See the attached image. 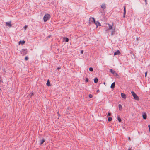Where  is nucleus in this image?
<instances>
[{
    "instance_id": "1",
    "label": "nucleus",
    "mask_w": 150,
    "mask_h": 150,
    "mask_svg": "<svg viewBox=\"0 0 150 150\" xmlns=\"http://www.w3.org/2000/svg\"><path fill=\"white\" fill-rule=\"evenodd\" d=\"M50 14H45L43 18L44 21L45 22L47 21L48 19H49V18H50Z\"/></svg>"
},
{
    "instance_id": "2",
    "label": "nucleus",
    "mask_w": 150,
    "mask_h": 150,
    "mask_svg": "<svg viewBox=\"0 0 150 150\" xmlns=\"http://www.w3.org/2000/svg\"><path fill=\"white\" fill-rule=\"evenodd\" d=\"M131 93L135 99L136 100H139V97L134 91H131Z\"/></svg>"
},
{
    "instance_id": "3",
    "label": "nucleus",
    "mask_w": 150,
    "mask_h": 150,
    "mask_svg": "<svg viewBox=\"0 0 150 150\" xmlns=\"http://www.w3.org/2000/svg\"><path fill=\"white\" fill-rule=\"evenodd\" d=\"M20 52L23 55H25L28 53V50L27 49H23L20 51Z\"/></svg>"
},
{
    "instance_id": "4",
    "label": "nucleus",
    "mask_w": 150,
    "mask_h": 150,
    "mask_svg": "<svg viewBox=\"0 0 150 150\" xmlns=\"http://www.w3.org/2000/svg\"><path fill=\"white\" fill-rule=\"evenodd\" d=\"M108 25L109 26V28H108L107 30H108L109 29V30H112V33L111 35H112L115 34V29H113L112 28V26L110 25V24H108Z\"/></svg>"
},
{
    "instance_id": "5",
    "label": "nucleus",
    "mask_w": 150,
    "mask_h": 150,
    "mask_svg": "<svg viewBox=\"0 0 150 150\" xmlns=\"http://www.w3.org/2000/svg\"><path fill=\"white\" fill-rule=\"evenodd\" d=\"M90 21L91 22H92L94 24L96 22L95 19L93 17H91L90 18Z\"/></svg>"
},
{
    "instance_id": "6",
    "label": "nucleus",
    "mask_w": 150,
    "mask_h": 150,
    "mask_svg": "<svg viewBox=\"0 0 150 150\" xmlns=\"http://www.w3.org/2000/svg\"><path fill=\"white\" fill-rule=\"evenodd\" d=\"M97 28L98 26H100L101 25L100 23L98 21H96V22L94 23Z\"/></svg>"
},
{
    "instance_id": "7",
    "label": "nucleus",
    "mask_w": 150,
    "mask_h": 150,
    "mask_svg": "<svg viewBox=\"0 0 150 150\" xmlns=\"http://www.w3.org/2000/svg\"><path fill=\"white\" fill-rule=\"evenodd\" d=\"M120 54V52L119 50H117L114 52V55H119Z\"/></svg>"
},
{
    "instance_id": "8",
    "label": "nucleus",
    "mask_w": 150,
    "mask_h": 150,
    "mask_svg": "<svg viewBox=\"0 0 150 150\" xmlns=\"http://www.w3.org/2000/svg\"><path fill=\"white\" fill-rule=\"evenodd\" d=\"M11 22L10 21L9 22H6V26H8L9 27H11L12 26V25L11 23Z\"/></svg>"
},
{
    "instance_id": "9",
    "label": "nucleus",
    "mask_w": 150,
    "mask_h": 150,
    "mask_svg": "<svg viewBox=\"0 0 150 150\" xmlns=\"http://www.w3.org/2000/svg\"><path fill=\"white\" fill-rule=\"evenodd\" d=\"M121 96L124 99H126V96L125 94L122 93H121Z\"/></svg>"
},
{
    "instance_id": "10",
    "label": "nucleus",
    "mask_w": 150,
    "mask_h": 150,
    "mask_svg": "<svg viewBox=\"0 0 150 150\" xmlns=\"http://www.w3.org/2000/svg\"><path fill=\"white\" fill-rule=\"evenodd\" d=\"M101 7L103 10L105 9L106 8L105 4V3L101 5Z\"/></svg>"
},
{
    "instance_id": "11",
    "label": "nucleus",
    "mask_w": 150,
    "mask_h": 150,
    "mask_svg": "<svg viewBox=\"0 0 150 150\" xmlns=\"http://www.w3.org/2000/svg\"><path fill=\"white\" fill-rule=\"evenodd\" d=\"M115 82H113L111 85L110 88L112 89H113L115 88Z\"/></svg>"
},
{
    "instance_id": "12",
    "label": "nucleus",
    "mask_w": 150,
    "mask_h": 150,
    "mask_svg": "<svg viewBox=\"0 0 150 150\" xmlns=\"http://www.w3.org/2000/svg\"><path fill=\"white\" fill-rule=\"evenodd\" d=\"M142 116H143V118L145 120V119H146L147 115H146V113H144L143 114Z\"/></svg>"
},
{
    "instance_id": "13",
    "label": "nucleus",
    "mask_w": 150,
    "mask_h": 150,
    "mask_svg": "<svg viewBox=\"0 0 150 150\" xmlns=\"http://www.w3.org/2000/svg\"><path fill=\"white\" fill-rule=\"evenodd\" d=\"M45 141V139L44 138L42 139V140H40V144L42 145V144Z\"/></svg>"
},
{
    "instance_id": "14",
    "label": "nucleus",
    "mask_w": 150,
    "mask_h": 150,
    "mask_svg": "<svg viewBox=\"0 0 150 150\" xmlns=\"http://www.w3.org/2000/svg\"><path fill=\"white\" fill-rule=\"evenodd\" d=\"M110 71L113 74H115L116 72V71H115L113 70L112 69H110Z\"/></svg>"
},
{
    "instance_id": "15",
    "label": "nucleus",
    "mask_w": 150,
    "mask_h": 150,
    "mask_svg": "<svg viewBox=\"0 0 150 150\" xmlns=\"http://www.w3.org/2000/svg\"><path fill=\"white\" fill-rule=\"evenodd\" d=\"M25 43V41L24 40L23 41H20L19 42V44H21V45H23Z\"/></svg>"
},
{
    "instance_id": "16",
    "label": "nucleus",
    "mask_w": 150,
    "mask_h": 150,
    "mask_svg": "<svg viewBox=\"0 0 150 150\" xmlns=\"http://www.w3.org/2000/svg\"><path fill=\"white\" fill-rule=\"evenodd\" d=\"M119 110H121L122 109V107L121 104H119L118 105Z\"/></svg>"
},
{
    "instance_id": "17",
    "label": "nucleus",
    "mask_w": 150,
    "mask_h": 150,
    "mask_svg": "<svg viewBox=\"0 0 150 150\" xmlns=\"http://www.w3.org/2000/svg\"><path fill=\"white\" fill-rule=\"evenodd\" d=\"M98 79L97 78H96L94 79V82L95 83H97L98 82Z\"/></svg>"
},
{
    "instance_id": "18",
    "label": "nucleus",
    "mask_w": 150,
    "mask_h": 150,
    "mask_svg": "<svg viewBox=\"0 0 150 150\" xmlns=\"http://www.w3.org/2000/svg\"><path fill=\"white\" fill-rule=\"evenodd\" d=\"M64 40L66 42H68L69 40V38H64Z\"/></svg>"
},
{
    "instance_id": "19",
    "label": "nucleus",
    "mask_w": 150,
    "mask_h": 150,
    "mask_svg": "<svg viewBox=\"0 0 150 150\" xmlns=\"http://www.w3.org/2000/svg\"><path fill=\"white\" fill-rule=\"evenodd\" d=\"M50 83L49 81V80H48L47 81V83H46V85L48 86H50Z\"/></svg>"
},
{
    "instance_id": "20",
    "label": "nucleus",
    "mask_w": 150,
    "mask_h": 150,
    "mask_svg": "<svg viewBox=\"0 0 150 150\" xmlns=\"http://www.w3.org/2000/svg\"><path fill=\"white\" fill-rule=\"evenodd\" d=\"M117 119L119 122H121V119L118 116L117 117Z\"/></svg>"
},
{
    "instance_id": "21",
    "label": "nucleus",
    "mask_w": 150,
    "mask_h": 150,
    "mask_svg": "<svg viewBox=\"0 0 150 150\" xmlns=\"http://www.w3.org/2000/svg\"><path fill=\"white\" fill-rule=\"evenodd\" d=\"M112 120V118L111 117H109L108 119V120L109 122L111 121Z\"/></svg>"
},
{
    "instance_id": "22",
    "label": "nucleus",
    "mask_w": 150,
    "mask_h": 150,
    "mask_svg": "<svg viewBox=\"0 0 150 150\" xmlns=\"http://www.w3.org/2000/svg\"><path fill=\"white\" fill-rule=\"evenodd\" d=\"M89 71H93V68L91 67H90L89 68Z\"/></svg>"
},
{
    "instance_id": "23",
    "label": "nucleus",
    "mask_w": 150,
    "mask_h": 150,
    "mask_svg": "<svg viewBox=\"0 0 150 150\" xmlns=\"http://www.w3.org/2000/svg\"><path fill=\"white\" fill-rule=\"evenodd\" d=\"M28 58L27 56H26L25 58V61H27L28 60Z\"/></svg>"
},
{
    "instance_id": "24",
    "label": "nucleus",
    "mask_w": 150,
    "mask_h": 150,
    "mask_svg": "<svg viewBox=\"0 0 150 150\" xmlns=\"http://www.w3.org/2000/svg\"><path fill=\"white\" fill-rule=\"evenodd\" d=\"M124 12H126V6H124Z\"/></svg>"
},
{
    "instance_id": "25",
    "label": "nucleus",
    "mask_w": 150,
    "mask_h": 150,
    "mask_svg": "<svg viewBox=\"0 0 150 150\" xmlns=\"http://www.w3.org/2000/svg\"><path fill=\"white\" fill-rule=\"evenodd\" d=\"M88 78H86V80H85V82H88Z\"/></svg>"
},
{
    "instance_id": "26",
    "label": "nucleus",
    "mask_w": 150,
    "mask_h": 150,
    "mask_svg": "<svg viewBox=\"0 0 150 150\" xmlns=\"http://www.w3.org/2000/svg\"><path fill=\"white\" fill-rule=\"evenodd\" d=\"M126 12H124L123 15V18H125V14H126Z\"/></svg>"
},
{
    "instance_id": "27",
    "label": "nucleus",
    "mask_w": 150,
    "mask_h": 150,
    "mask_svg": "<svg viewBox=\"0 0 150 150\" xmlns=\"http://www.w3.org/2000/svg\"><path fill=\"white\" fill-rule=\"evenodd\" d=\"M89 97L90 98H92L93 97V95L91 94H89Z\"/></svg>"
},
{
    "instance_id": "28",
    "label": "nucleus",
    "mask_w": 150,
    "mask_h": 150,
    "mask_svg": "<svg viewBox=\"0 0 150 150\" xmlns=\"http://www.w3.org/2000/svg\"><path fill=\"white\" fill-rule=\"evenodd\" d=\"M33 92H31L30 94V96L31 97L32 96H33Z\"/></svg>"
},
{
    "instance_id": "29",
    "label": "nucleus",
    "mask_w": 150,
    "mask_h": 150,
    "mask_svg": "<svg viewBox=\"0 0 150 150\" xmlns=\"http://www.w3.org/2000/svg\"><path fill=\"white\" fill-rule=\"evenodd\" d=\"M111 115V114L110 113L108 112L107 114V116H110Z\"/></svg>"
},
{
    "instance_id": "30",
    "label": "nucleus",
    "mask_w": 150,
    "mask_h": 150,
    "mask_svg": "<svg viewBox=\"0 0 150 150\" xmlns=\"http://www.w3.org/2000/svg\"><path fill=\"white\" fill-rule=\"evenodd\" d=\"M27 27H28V26L27 25H25V26H24V28L25 30H26L27 29Z\"/></svg>"
},
{
    "instance_id": "31",
    "label": "nucleus",
    "mask_w": 150,
    "mask_h": 150,
    "mask_svg": "<svg viewBox=\"0 0 150 150\" xmlns=\"http://www.w3.org/2000/svg\"><path fill=\"white\" fill-rule=\"evenodd\" d=\"M115 76H118V74L116 73L115 72V74H114Z\"/></svg>"
},
{
    "instance_id": "32",
    "label": "nucleus",
    "mask_w": 150,
    "mask_h": 150,
    "mask_svg": "<svg viewBox=\"0 0 150 150\" xmlns=\"http://www.w3.org/2000/svg\"><path fill=\"white\" fill-rule=\"evenodd\" d=\"M148 127H149V131L150 133V125H148Z\"/></svg>"
},
{
    "instance_id": "33",
    "label": "nucleus",
    "mask_w": 150,
    "mask_h": 150,
    "mask_svg": "<svg viewBox=\"0 0 150 150\" xmlns=\"http://www.w3.org/2000/svg\"><path fill=\"white\" fill-rule=\"evenodd\" d=\"M83 50H81V54H83Z\"/></svg>"
},
{
    "instance_id": "34",
    "label": "nucleus",
    "mask_w": 150,
    "mask_h": 150,
    "mask_svg": "<svg viewBox=\"0 0 150 150\" xmlns=\"http://www.w3.org/2000/svg\"><path fill=\"white\" fill-rule=\"evenodd\" d=\"M147 75V72L145 73V76L146 77Z\"/></svg>"
},
{
    "instance_id": "35",
    "label": "nucleus",
    "mask_w": 150,
    "mask_h": 150,
    "mask_svg": "<svg viewBox=\"0 0 150 150\" xmlns=\"http://www.w3.org/2000/svg\"><path fill=\"white\" fill-rule=\"evenodd\" d=\"M61 68L60 67H58L57 68V69L58 70H59V69H60Z\"/></svg>"
},
{
    "instance_id": "36",
    "label": "nucleus",
    "mask_w": 150,
    "mask_h": 150,
    "mask_svg": "<svg viewBox=\"0 0 150 150\" xmlns=\"http://www.w3.org/2000/svg\"><path fill=\"white\" fill-rule=\"evenodd\" d=\"M145 2V3H146V4L147 3V0H144Z\"/></svg>"
},
{
    "instance_id": "37",
    "label": "nucleus",
    "mask_w": 150,
    "mask_h": 150,
    "mask_svg": "<svg viewBox=\"0 0 150 150\" xmlns=\"http://www.w3.org/2000/svg\"><path fill=\"white\" fill-rule=\"evenodd\" d=\"M128 150H132V149H131V148H129L128 149Z\"/></svg>"
},
{
    "instance_id": "38",
    "label": "nucleus",
    "mask_w": 150,
    "mask_h": 150,
    "mask_svg": "<svg viewBox=\"0 0 150 150\" xmlns=\"http://www.w3.org/2000/svg\"><path fill=\"white\" fill-rule=\"evenodd\" d=\"M128 139H129V140H130H130H131V139H130V137H128Z\"/></svg>"
},
{
    "instance_id": "39",
    "label": "nucleus",
    "mask_w": 150,
    "mask_h": 150,
    "mask_svg": "<svg viewBox=\"0 0 150 150\" xmlns=\"http://www.w3.org/2000/svg\"><path fill=\"white\" fill-rule=\"evenodd\" d=\"M99 91H99V90H97V91H96V92H99Z\"/></svg>"
},
{
    "instance_id": "40",
    "label": "nucleus",
    "mask_w": 150,
    "mask_h": 150,
    "mask_svg": "<svg viewBox=\"0 0 150 150\" xmlns=\"http://www.w3.org/2000/svg\"><path fill=\"white\" fill-rule=\"evenodd\" d=\"M50 36H48V38H50Z\"/></svg>"
},
{
    "instance_id": "41",
    "label": "nucleus",
    "mask_w": 150,
    "mask_h": 150,
    "mask_svg": "<svg viewBox=\"0 0 150 150\" xmlns=\"http://www.w3.org/2000/svg\"><path fill=\"white\" fill-rule=\"evenodd\" d=\"M57 113H58V115H59H59H59V112H57Z\"/></svg>"
},
{
    "instance_id": "42",
    "label": "nucleus",
    "mask_w": 150,
    "mask_h": 150,
    "mask_svg": "<svg viewBox=\"0 0 150 150\" xmlns=\"http://www.w3.org/2000/svg\"><path fill=\"white\" fill-rule=\"evenodd\" d=\"M105 82H104V84H105Z\"/></svg>"
},
{
    "instance_id": "43",
    "label": "nucleus",
    "mask_w": 150,
    "mask_h": 150,
    "mask_svg": "<svg viewBox=\"0 0 150 150\" xmlns=\"http://www.w3.org/2000/svg\"><path fill=\"white\" fill-rule=\"evenodd\" d=\"M149 22L150 23V21H149Z\"/></svg>"
},
{
    "instance_id": "44",
    "label": "nucleus",
    "mask_w": 150,
    "mask_h": 150,
    "mask_svg": "<svg viewBox=\"0 0 150 150\" xmlns=\"http://www.w3.org/2000/svg\"><path fill=\"white\" fill-rule=\"evenodd\" d=\"M1 90V89L0 88V90Z\"/></svg>"
}]
</instances>
